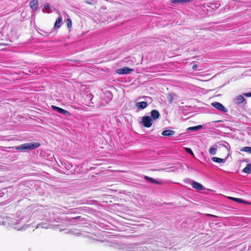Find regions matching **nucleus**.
Masks as SVG:
<instances>
[{
  "mask_svg": "<svg viewBox=\"0 0 251 251\" xmlns=\"http://www.w3.org/2000/svg\"><path fill=\"white\" fill-rule=\"evenodd\" d=\"M40 146V144L38 142H32L23 144L22 145L16 147L15 148L17 150H32L37 148Z\"/></svg>",
  "mask_w": 251,
  "mask_h": 251,
  "instance_id": "1",
  "label": "nucleus"
},
{
  "mask_svg": "<svg viewBox=\"0 0 251 251\" xmlns=\"http://www.w3.org/2000/svg\"><path fill=\"white\" fill-rule=\"evenodd\" d=\"M152 121L151 117L145 116L142 119L141 123L146 127H150L152 126Z\"/></svg>",
  "mask_w": 251,
  "mask_h": 251,
  "instance_id": "2",
  "label": "nucleus"
},
{
  "mask_svg": "<svg viewBox=\"0 0 251 251\" xmlns=\"http://www.w3.org/2000/svg\"><path fill=\"white\" fill-rule=\"evenodd\" d=\"M212 106L216 108L218 110L226 113L227 112V109L222 103L219 102H213L211 103Z\"/></svg>",
  "mask_w": 251,
  "mask_h": 251,
  "instance_id": "3",
  "label": "nucleus"
},
{
  "mask_svg": "<svg viewBox=\"0 0 251 251\" xmlns=\"http://www.w3.org/2000/svg\"><path fill=\"white\" fill-rule=\"evenodd\" d=\"M235 104L239 105L243 103L244 105L247 104V100L242 95H238L233 100Z\"/></svg>",
  "mask_w": 251,
  "mask_h": 251,
  "instance_id": "4",
  "label": "nucleus"
},
{
  "mask_svg": "<svg viewBox=\"0 0 251 251\" xmlns=\"http://www.w3.org/2000/svg\"><path fill=\"white\" fill-rule=\"evenodd\" d=\"M133 71L134 70L132 69H130L127 67H125L124 68L118 69L116 71V72L119 74L124 75L130 74L131 72H133Z\"/></svg>",
  "mask_w": 251,
  "mask_h": 251,
  "instance_id": "5",
  "label": "nucleus"
},
{
  "mask_svg": "<svg viewBox=\"0 0 251 251\" xmlns=\"http://www.w3.org/2000/svg\"><path fill=\"white\" fill-rule=\"evenodd\" d=\"M112 98L113 94L112 93L109 91H106L104 93V97L102 99V100H104L106 104H107L112 99Z\"/></svg>",
  "mask_w": 251,
  "mask_h": 251,
  "instance_id": "6",
  "label": "nucleus"
},
{
  "mask_svg": "<svg viewBox=\"0 0 251 251\" xmlns=\"http://www.w3.org/2000/svg\"><path fill=\"white\" fill-rule=\"evenodd\" d=\"M51 108L53 110L64 115H71V113L69 111L64 110L61 108H60L59 107L54 105H52Z\"/></svg>",
  "mask_w": 251,
  "mask_h": 251,
  "instance_id": "7",
  "label": "nucleus"
},
{
  "mask_svg": "<svg viewBox=\"0 0 251 251\" xmlns=\"http://www.w3.org/2000/svg\"><path fill=\"white\" fill-rule=\"evenodd\" d=\"M151 118L152 119V120H156L158 119L160 116L158 111L155 109L151 110Z\"/></svg>",
  "mask_w": 251,
  "mask_h": 251,
  "instance_id": "8",
  "label": "nucleus"
},
{
  "mask_svg": "<svg viewBox=\"0 0 251 251\" xmlns=\"http://www.w3.org/2000/svg\"><path fill=\"white\" fill-rule=\"evenodd\" d=\"M38 0H32L29 2V6L33 10H36L38 8Z\"/></svg>",
  "mask_w": 251,
  "mask_h": 251,
  "instance_id": "9",
  "label": "nucleus"
},
{
  "mask_svg": "<svg viewBox=\"0 0 251 251\" xmlns=\"http://www.w3.org/2000/svg\"><path fill=\"white\" fill-rule=\"evenodd\" d=\"M226 199H228L233 201H234L239 202V203H242L243 204H251V202L246 201H244L242 199H239V198H233V197H228L226 198Z\"/></svg>",
  "mask_w": 251,
  "mask_h": 251,
  "instance_id": "10",
  "label": "nucleus"
},
{
  "mask_svg": "<svg viewBox=\"0 0 251 251\" xmlns=\"http://www.w3.org/2000/svg\"><path fill=\"white\" fill-rule=\"evenodd\" d=\"M192 186L197 190H202L204 189L203 186L200 183L193 181L192 183Z\"/></svg>",
  "mask_w": 251,
  "mask_h": 251,
  "instance_id": "11",
  "label": "nucleus"
},
{
  "mask_svg": "<svg viewBox=\"0 0 251 251\" xmlns=\"http://www.w3.org/2000/svg\"><path fill=\"white\" fill-rule=\"evenodd\" d=\"M136 106L138 109H144L148 106L146 101L138 102L136 103Z\"/></svg>",
  "mask_w": 251,
  "mask_h": 251,
  "instance_id": "12",
  "label": "nucleus"
},
{
  "mask_svg": "<svg viewBox=\"0 0 251 251\" xmlns=\"http://www.w3.org/2000/svg\"><path fill=\"white\" fill-rule=\"evenodd\" d=\"M228 156H229V153L228 154L227 156L225 158H224V159H222V158H218L217 157H213L211 158V160L215 162H217V163H224L227 160Z\"/></svg>",
  "mask_w": 251,
  "mask_h": 251,
  "instance_id": "13",
  "label": "nucleus"
},
{
  "mask_svg": "<svg viewBox=\"0 0 251 251\" xmlns=\"http://www.w3.org/2000/svg\"><path fill=\"white\" fill-rule=\"evenodd\" d=\"M144 178L145 180H146L148 182H149L151 183H152V184H158V185H161L162 184L161 182L155 180V179L150 177L148 176H145Z\"/></svg>",
  "mask_w": 251,
  "mask_h": 251,
  "instance_id": "14",
  "label": "nucleus"
},
{
  "mask_svg": "<svg viewBox=\"0 0 251 251\" xmlns=\"http://www.w3.org/2000/svg\"><path fill=\"white\" fill-rule=\"evenodd\" d=\"M162 135L164 136H171L175 134V131L172 130L166 129L162 132Z\"/></svg>",
  "mask_w": 251,
  "mask_h": 251,
  "instance_id": "15",
  "label": "nucleus"
},
{
  "mask_svg": "<svg viewBox=\"0 0 251 251\" xmlns=\"http://www.w3.org/2000/svg\"><path fill=\"white\" fill-rule=\"evenodd\" d=\"M203 128V126L202 125H199L195 126L189 127L187 129L188 131H191L192 132H196L199 131Z\"/></svg>",
  "mask_w": 251,
  "mask_h": 251,
  "instance_id": "16",
  "label": "nucleus"
},
{
  "mask_svg": "<svg viewBox=\"0 0 251 251\" xmlns=\"http://www.w3.org/2000/svg\"><path fill=\"white\" fill-rule=\"evenodd\" d=\"M62 21V18L61 16H60L56 19V21L55 22V24H54V25L53 28L52 29V30L53 29H57V28H60V27L61 26L60 24H61Z\"/></svg>",
  "mask_w": 251,
  "mask_h": 251,
  "instance_id": "17",
  "label": "nucleus"
},
{
  "mask_svg": "<svg viewBox=\"0 0 251 251\" xmlns=\"http://www.w3.org/2000/svg\"><path fill=\"white\" fill-rule=\"evenodd\" d=\"M242 172L247 174H251V163L248 164L243 169Z\"/></svg>",
  "mask_w": 251,
  "mask_h": 251,
  "instance_id": "18",
  "label": "nucleus"
},
{
  "mask_svg": "<svg viewBox=\"0 0 251 251\" xmlns=\"http://www.w3.org/2000/svg\"><path fill=\"white\" fill-rule=\"evenodd\" d=\"M193 0H171V3L173 4H176V3H187L193 1Z\"/></svg>",
  "mask_w": 251,
  "mask_h": 251,
  "instance_id": "19",
  "label": "nucleus"
},
{
  "mask_svg": "<svg viewBox=\"0 0 251 251\" xmlns=\"http://www.w3.org/2000/svg\"><path fill=\"white\" fill-rule=\"evenodd\" d=\"M242 151L248 152L251 153V147H245L242 148L240 150Z\"/></svg>",
  "mask_w": 251,
  "mask_h": 251,
  "instance_id": "20",
  "label": "nucleus"
},
{
  "mask_svg": "<svg viewBox=\"0 0 251 251\" xmlns=\"http://www.w3.org/2000/svg\"><path fill=\"white\" fill-rule=\"evenodd\" d=\"M167 100L170 103H172L174 100L173 94H169L167 96Z\"/></svg>",
  "mask_w": 251,
  "mask_h": 251,
  "instance_id": "21",
  "label": "nucleus"
},
{
  "mask_svg": "<svg viewBox=\"0 0 251 251\" xmlns=\"http://www.w3.org/2000/svg\"><path fill=\"white\" fill-rule=\"evenodd\" d=\"M216 151L217 149L213 147H211L209 150V153L212 155H215L216 153Z\"/></svg>",
  "mask_w": 251,
  "mask_h": 251,
  "instance_id": "22",
  "label": "nucleus"
},
{
  "mask_svg": "<svg viewBox=\"0 0 251 251\" xmlns=\"http://www.w3.org/2000/svg\"><path fill=\"white\" fill-rule=\"evenodd\" d=\"M185 150L187 153L194 157V154L190 148H185Z\"/></svg>",
  "mask_w": 251,
  "mask_h": 251,
  "instance_id": "23",
  "label": "nucleus"
},
{
  "mask_svg": "<svg viewBox=\"0 0 251 251\" xmlns=\"http://www.w3.org/2000/svg\"><path fill=\"white\" fill-rule=\"evenodd\" d=\"M93 97V95L91 94H88L86 95V99L90 101V102H89V104H90L91 103L92 104L94 103V102L92 101Z\"/></svg>",
  "mask_w": 251,
  "mask_h": 251,
  "instance_id": "24",
  "label": "nucleus"
},
{
  "mask_svg": "<svg viewBox=\"0 0 251 251\" xmlns=\"http://www.w3.org/2000/svg\"><path fill=\"white\" fill-rule=\"evenodd\" d=\"M85 2L89 4H94L97 3V1L95 0H85Z\"/></svg>",
  "mask_w": 251,
  "mask_h": 251,
  "instance_id": "25",
  "label": "nucleus"
},
{
  "mask_svg": "<svg viewBox=\"0 0 251 251\" xmlns=\"http://www.w3.org/2000/svg\"><path fill=\"white\" fill-rule=\"evenodd\" d=\"M66 24L68 28L72 26V21L70 19H67L66 20Z\"/></svg>",
  "mask_w": 251,
  "mask_h": 251,
  "instance_id": "26",
  "label": "nucleus"
},
{
  "mask_svg": "<svg viewBox=\"0 0 251 251\" xmlns=\"http://www.w3.org/2000/svg\"><path fill=\"white\" fill-rule=\"evenodd\" d=\"M224 142L227 145V146L222 144V146L226 148V149L229 151L230 150V147L229 144L226 141H224Z\"/></svg>",
  "mask_w": 251,
  "mask_h": 251,
  "instance_id": "27",
  "label": "nucleus"
},
{
  "mask_svg": "<svg viewBox=\"0 0 251 251\" xmlns=\"http://www.w3.org/2000/svg\"><path fill=\"white\" fill-rule=\"evenodd\" d=\"M44 8L47 10H49L50 9V4L48 3H46L44 5Z\"/></svg>",
  "mask_w": 251,
  "mask_h": 251,
  "instance_id": "28",
  "label": "nucleus"
},
{
  "mask_svg": "<svg viewBox=\"0 0 251 251\" xmlns=\"http://www.w3.org/2000/svg\"><path fill=\"white\" fill-rule=\"evenodd\" d=\"M243 95L247 97H251V92L244 93V94H243Z\"/></svg>",
  "mask_w": 251,
  "mask_h": 251,
  "instance_id": "29",
  "label": "nucleus"
},
{
  "mask_svg": "<svg viewBox=\"0 0 251 251\" xmlns=\"http://www.w3.org/2000/svg\"><path fill=\"white\" fill-rule=\"evenodd\" d=\"M44 33V34H45V36H48L50 33H51L52 32V31H50V32H46V31H43V30H41Z\"/></svg>",
  "mask_w": 251,
  "mask_h": 251,
  "instance_id": "30",
  "label": "nucleus"
},
{
  "mask_svg": "<svg viewBox=\"0 0 251 251\" xmlns=\"http://www.w3.org/2000/svg\"><path fill=\"white\" fill-rule=\"evenodd\" d=\"M197 68H198V65L197 64H194L192 67V69L193 70H197Z\"/></svg>",
  "mask_w": 251,
  "mask_h": 251,
  "instance_id": "31",
  "label": "nucleus"
},
{
  "mask_svg": "<svg viewBox=\"0 0 251 251\" xmlns=\"http://www.w3.org/2000/svg\"><path fill=\"white\" fill-rule=\"evenodd\" d=\"M243 161H245V162H248L249 161V160L248 159H245L243 160Z\"/></svg>",
  "mask_w": 251,
  "mask_h": 251,
  "instance_id": "32",
  "label": "nucleus"
},
{
  "mask_svg": "<svg viewBox=\"0 0 251 251\" xmlns=\"http://www.w3.org/2000/svg\"><path fill=\"white\" fill-rule=\"evenodd\" d=\"M208 215L211 216V217H215V216H214L213 215H211V214H208Z\"/></svg>",
  "mask_w": 251,
  "mask_h": 251,
  "instance_id": "33",
  "label": "nucleus"
},
{
  "mask_svg": "<svg viewBox=\"0 0 251 251\" xmlns=\"http://www.w3.org/2000/svg\"><path fill=\"white\" fill-rule=\"evenodd\" d=\"M69 166H70V164H69V166H67V167H67V169H70V168H69Z\"/></svg>",
  "mask_w": 251,
  "mask_h": 251,
  "instance_id": "34",
  "label": "nucleus"
},
{
  "mask_svg": "<svg viewBox=\"0 0 251 251\" xmlns=\"http://www.w3.org/2000/svg\"><path fill=\"white\" fill-rule=\"evenodd\" d=\"M69 166H70V164H69V166H67V167H67V169H70V168H69Z\"/></svg>",
  "mask_w": 251,
  "mask_h": 251,
  "instance_id": "35",
  "label": "nucleus"
},
{
  "mask_svg": "<svg viewBox=\"0 0 251 251\" xmlns=\"http://www.w3.org/2000/svg\"><path fill=\"white\" fill-rule=\"evenodd\" d=\"M80 216H77L76 217H74V219H76V218H80Z\"/></svg>",
  "mask_w": 251,
  "mask_h": 251,
  "instance_id": "36",
  "label": "nucleus"
},
{
  "mask_svg": "<svg viewBox=\"0 0 251 251\" xmlns=\"http://www.w3.org/2000/svg\"><path fill=\"white\" fill-rule=\"evenodd\" d=\"M164 204H172V203H166V202H164Z\"/></svg>",
  "mask_w": 251,
  "mask_h": 251,
  "instance_id": "37",
  "label": "nucleus"
},
{
  "mask_svg": "<svg viewBox=\"0 0 251 251\" xmlns=\"http://www.w3.org/2000/svg\"><path fill=\"white\" fill-rule=\"evenodd\" d=\"M85 204V203H81V204Z\"/></svg>",
  "mask_w": 251,
  "mask_h": 251,
  "instance_id": "38",
  "label": "nucleus"
}]
</instances>
